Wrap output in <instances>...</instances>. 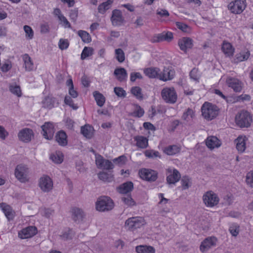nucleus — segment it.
I'll list each match as a JSON object with an SVG mask.
<instances>
[{
	"instance_id": "20",
	"label": "nucleus",
	"mask_w": 253,
	"mask_h": 253,
	"mask_svg": "<svg viewBox=\"0 0 253 253\" xmlns=\"http://www.w3.org/2000/svg\"><path fill=\"white\" fill-rule=\"evenodd\" d=\"M55 138L56 141L60 145L62 146L67 145L68 143L67 136L64 131L60 130L58 131L55 135Z\"/></svg>"
},
{
	"instance_id": "56",
	"label": "nucleus",
	"mask_w": 253,
	"mask_h": 253,
	"mask_svg": "<svg viewBox=\"0 0 253 253\" xmlns=\"http://www.w3.org/2000/svg\"><path fill=\"white\" fill-rule=\"evenodd\" d=\"M59 47L61 50H64L68 48L69 42L67 40L61 39L58 43Z\"/></svg>"
},
{
	"instance_id": "40",
	"label": "nucleus",
	"mask_w": 253,
	"mask_h": 253,
	"mask_svg": "<svg viewBox=\"0 0 253 253\" xmlns=\"http://www.w3.org/2000/svg\"><path fill=\"white\" fill-rule=\"evenodd\" d=\"M98 178L105 182H111L113 180V176L105 172H100L98 174Z\"/></svg>"
},
{
	"instance_id": "36",
	"label": "nucleus",
	"mask_w": 253,
	"mask_h": 253,
	"mask_svg": "<svg viewBox=\"0 0 253 253\" xmlns=\"http://www.w3.org/2000/svg\"><path fill=\"white\" fill-rule=\"evenodd\" d=\"M9 90L13 94L20 97L22 95V92L20 86L16 84H11L9 85Z\"/></svg>"
},
{
	"instance_id": "10",
	"label": "nucleus",
	"mask_w": 253,
	"mask_h": 253,
	"mask_svg": "<svg viewBox=\"0 0 253 253\" xmlns=\"http://www.w3.org/2000/svg\"><path fill=\"white\" fill-rule=\"evenodd\" d=\"M39 185L41 190L44 192H49L53 187L51 179L46 175L40 178Z\"/></svg>"
},
{
	"instance_id": "34",
	"label": "nucleus",
	"mask_w": 253,
	"mask_h": 253,
	"mask_svg": "<svg viewBox=\"0 0 253 253\" xmlns=\"http://www.w3.org/2000/svg\"><path fill=\"white\" fill-rule=\"evenodd\" d=\"M114 0H107L100 4L98 7V12L100 13L104 14L106 11L109 9L111 4L113 2Z\"/></svg>"
},
{
	"instance_id": "59",
	"label": "nucleus",
	"mask_w": 253,
	"mask_h": 253,
	"mask_svg": "<svg viewBox=\"0 0 253 253\" xmlns=\"http://www.w3.org/2000/svg\"><path fill=\"white\" fill-rule=\"evenodd\" d=\"M136 79H142V76L139 72H132L130 74V80L132 82L135 81Z\"/></svg>"
},
{
	"instance_id": "50",
	"label": "nucleus",
	"mask_w": 253,
	"mask_h": 253,
	"mask_svg": "<svg viewBox=\"0 0 253 253\" xmlns=\"http://www.w3.org/2000/svg\"><path fill=\"white\" fill-rule=\"evenodd\" d=\"M24 30L26 33V37L29 39H32L34 37V31L28 25L24 26Z\"/></svg>"
},
{
	"instance_id": "21",
	"label": "nucleus",
	"mask_w": 253,
	"mask_h": 253,
	"mask_svg": "<svg viewBox=\"0 0 253 253\" xmlns=\"http://www.w3.org/2000/svg\"><path fill=\"white\" fill-rule=\"evenodd\" d=\"M114 205L113 200L108 196H101L95 202V206H112Z\"/></svg>"
},
{
	"instance_id": "58",
	"label": "nucleus",
	"mask_w": 253,
	"mask_h": 253,
	"mask_svg": "<svg viewBox=\"0 0 253 253\" xmlns=\"http://www.w3.org/2000/svg\"><path fill=\"white\" fill-rule=\"evenodd\" d=\"M105 160V159H104L101 155L96 156L95 162L98 168H102V165L104 163Z\"/></svg>"
},
{
	"instance_id": "5",
	"label": "nucleus",
	"mask_w": 253,
	"mask_h": 253,
	"mask_svg": "<svg viewBox=\"0 0 253 253\" xmlns=\"http://www.w3.org/2000/svg\"><path fill=\"white\" fill-rule=\"evenodd\" d=\"M163 99L167 102L174 103L177 100V95L174 88H164L161 92Z\"/></svg>"
},
{
	"instance_id": "48",
	"label": "nucleus",
	"mask_w": 253,
	"mask_h": 253,
	"mask_svg": "<svg viewBox=\"0 0 253 253\" xmlns=\"http://www.w3.org/2000/svg\"><path fill=\"white\" fill-rule=\"evenodd\" d=\"M121 200L124 202V204L127 206H134L136 203L133 200L131 197L128 195L126 197H122Z\"/></svg>"
},
{
	"instance_id": "42",
	"label": "nucleus",
	"mask_w": 253,
	"mask_h": 253,
	"mask_svg": "<svg viewBox=\"0 0 253 253\" xmlns=\"http://www.w3.org/2000/svg\"><path fill=\"white\" fill-rule=\"evenodd\" d=\"M131 93L138 99H142L143 97L142 94V89L139 86H134L131 89Z\"/></svg>"
},
{
	"instance_id": "17",
	"label": "nucleus",
	"mask_w": 253,
	"mask_h": 253,
	"mask_svg": "<svg viewBox=\"0 0 253 253\" xmlns=\"http://www.w3.org/2000/svg\"><path fill=\"white\" fill-rule=\"evenodd\" d=\"M174 71L169 68H165L163 72L160 74L159 79L164 81L170 80L173 78Z\"/></svg>"
},
{
	"instance_id": "24",
	"label": "nucleus",
	"mask_w": 253,
	"mask_h": 253,
	"mask_svg": "<svg viewBox=\"0 0 253 253\" xmlns=\"http://www.w3.org/2000/svg\"><path fill=\"white\" fill-rule=\"evenodd\" d=\"M135 251L137 253H155V249L151 246L139 245L136 247Z\"/></svg>"
},
{
	"instance_id": "22",
	"label": "nucleus",
	"mask_w": 253,
	"mask_h": 253,
	"mask_svg": "<svg viewBox=\"0 0 253 253\" xmlns=\"http://www.w3.org/2000/svg\"><path fill=\"white\" fill-rule=\"evenodd\" d=\"M207 146L210 149H213L215 147H218L220 144L219 143L218 139L215 136H209L206 141Z\"/></svg>"
},
{
	"instance_id": "31",
	"label": "nucleus",
	"mask_w": 253,
	"mask_h": 253,
	"mask_svg": "<svg viewBox=\"0 0 253 253\" xmlns=\"http://www.w3.org/2000/svg\"><path fill=\"white\" fill-rule=\"evenodd\" d=\"M93 95L97 105L99 107L103 106L105 102V98L103 95L97 91H94Z\"/></svg>"
},
{
	"instance_id": "11",
	"label": "nucleus",
	"mask_w": 253,
	"mask_h": 253,
	"mask_svg": "<svg viewBox=\"0 0 253 253\" xmlns=\"http://www.w3.org/2000/svg\"><path fill=\"white\" fill-rule=\"evenodd\" d=\"M42 134L44 137L48 140H50L53 138L55 129L52 123L46 122L42 126Z\"/></svg>"
},
{
	"instance_id": "6",
	"label": "nucleus",
	"mask_w": 253,
	"mask_h": 253,
	"mask_svg": "<svg viewBox=\"0 0 253 253\" xmlns=\"http://www.w3.org/2000/svg\"><path fill=\"white\" fill-rule=\"evenodd\" d=\"M203 199L205 205L217 206L219 201L217 195L212 191H208L203 195Z\"/></svg>"
},
{
	"instance_id": "7",
	"label": "nucleus",
	"mask_w": 253,
	"mask_h": 253,
	"mask_svg": "<svg viewBox=\"0 0 253 253\" xmlns=\"http://www.w3.org/2000/svg\"><path fill=\"white\" fill-rule=\"evenodd\" d=\"M139 174L142 179L148 181H155L158 177L156 171L146 169L139 170Z\"/></svg>"
},
{
	"instance_id": "28",
	"label": "nucleus",
	"mask_w": 253,
	"mask_h": 253,
	"mask_svg": "<svg viewBox=\"0 0 253 253\" xmlns=\"http://www.w3.org/2000/svg\"><path fill=\"white\" fill-rule=\"evenodd\" d=\"M133 188V184L131 181L126 182L119 187V191L123 194H126L132 190Z\"/></svg>"
},
{
	"instance_id": "29",
	"label": "nucleus",
	"mask_w": 253,
	"mask_h": 253,
	"mask_svg": "<svg viewBox=\"0 0 253 253\" xmlns=\"http://www.w3.org/2000/svg\"><path fill=\"white\" fill-rule=\"evenodd\" d=\"M136 141V145L141 148H146L148 146V139L144 136H138L134 138Z\"/></svg>"
},
{
	"instance_id": "54",
	"label": "nucleus",
	"mask_w": 253,
	"mask_h": 253,
	"mask_svg": "<svg viewBox=\"0 0 253 253\" xmlns=\"http://www.w3.org/2000/svg\"><path fill=\"white\" fill-rule=\"evenodd\" d=\"M64 103L71 107H72L73 109L76 110L78 108V107L74 104L73 100L69 96H66L64 98Z\"/></svg>"
},
{
	"instance_id": "63",
	"label": "nucleus",
	"mask_w": 253,
	"mask_h": 253,
	"mask_svg": "<svg viewBox=\"0 0 253 253\" xmlns=\"http://www.w3.org/2000/svg\"><path fill=\"white\" fill-rule=\"evenodd\" d=\"M247 183L252 187H253V172H249L246 176Z\"/></svg>"
},
{
	"instance_id": "47",
	"label": "nucleus",
	"mask_w": 253,
	"mask_h": 253,
	"mask_svg": "<svg viewBox=\"0 0 253 253\" xmlns=\"http://www.w3.org/2000/svg\"><path fill=\"white\" fill-rule=\"evenodd\" d=\"M229 231L232 236L236 237L239 233V226L237 224H232L230 226Z\"/></svg>"
},
{
	"instance_id": "64",
	"label": "nucleus",
	"mask_w": 253,
	"mask_h": 253,
	"mask_svg": "<svg viewBox=\"0 0 253 253\" xmlns=\"http://www.w3.org/2000/svg\"><path fill=\"white\" fill-rule=\"evenodd\" d=\"M58 19L60 21L63 22V24L65 25V26H66L68 28L71 27V24L67 20V18L63 15H59Z\"/></svg>"
},
{
	"instance_id": "57",
	"label": "nucleus",
	"mask_w": 253,
	"mask_h": 253,
	"mask_svg": "<svg viewBox=\"0 0 253 253\" xmlns=\"http://www.w3.org/2000/svg\"><path fill=\"white\" fill-rule=\"evenodd\" d=\"M193 115H194L193 111L191 109L188 108L187 110V111L183 114L182 118L184 120L188 121V119H189V116H190L191 118H192Z\"/></svg>"
},
{
	"instance_id": "3",
	"label": "nucleus",
	"mask_w": 253,
	"mask_h": 253,
	"mask_svg": "<svg viewBox=\"0 0 253 253\" xmlns=\"http://www.w3.org/2000/svg\"><path fill=\"white\" fill-rule=\"evenodd\" d=\"M146 224V221L142 217L136 216L128 218L125 222V228L131 231L140 228Z\"/></svg>"
},
{
	"instance_id": "53",
	"label": "nucleus",
	"mask_w": 253,
	"mask_h": 253,
	"mask_svg": "<svg viewBox=\"0 0 253 253\" xmlns=\"http://www.w3.org/2000/svg\"><path fill=\"white\" fill-rule=\"evenodd\" d=\"M145 155L147 157L149 158L160 157L159 152L154 150H147L145 152Z\"/></svg>"
},
{
	"instance_id": "52",
	"label": "nucleus",
	"mask_w": 253,
	"mask_h": 253,
	"mask_svg": "<svg viewBox=\"0 0 253 253\" xmlns=\"http://www.w3.org/2000/svg\"><path fill=\"white\" fill-rule=\"evenodd\" d=\"M189 75L192 79L196 81H198L200 77V75L198 73V70L196 68H193L190 72Z\"/></svg>"
},
{
	"instance_id": "41",
	"label": "nucleus",
	"mask_w": 253,
	"mask_h": 253,
	"mask_svg": "<svg viewBox=\"0 0 253 253\" xmlns=\"http://www.w3.org/2000/svg\"><path fill=\"white\" fill-rule=\"evenodd\" d=\"M93 48L91 47L85 46L81 54V59L84 60L86 57L91 56L93 53Z\"/></svg>"
},
{
	"instance_id": "23",
	"label": "nucleus",
	"mask_w": 253,
	"mask_h": 253,
	"mask_svg": "<svg viewBox=\"0 0 253 253\" xmlns=\"http://www.w3.org/2000/svg\"><path fill=\"white\" fill-rule=\"evenodd\" d=\"M114 74L120 82L125 81L127 76L126 71L124 68H116L114 71Z\"/></svg>"
},
{
	"instance_id": "43",
	"label": "nucleus",
	"mask_w": 253,
	"mask_h": 253,
	"mask_svg": "<svg viewBox=\"0 0 253 253\" xmlns=\"http://www.w3.org/2000/svg\"><path fill=\"white\" fill-rule=\"evenodd\" d=\"M115 55L117 60L119 62L122 63L125 61V53L121 48H118L115 49Z\"/></svg>"
},
{
	"instance_id": "35",
	"label": "nucleus",
	"mask_w": 253,
	"mask_h": 253,
	"mask_svg": "<svg viewBox=\"0 0 253 253\" xmlns=\"http://www.w3.org/2000/svg\"><path fill=\"white\" fill-rule=\"evenodd\" d=\"M92 127L89 125H85L81 127V133L87 138H91L92 136Z\"/></svg>"
},
{
	"instance_id": "62",
	"label": "nucleus",
	"mask_w": 253,
	"mask_h": 253,
	"mask_svg": "<svg viewBox=\"0 0 253 253\" xmlns=\"http://www.w3.org/2000/svg\"><path fill=\"white\" fill-rule=\"evenodd\" d=\"M78 16V10L77 9L75 8L72 9L70 12V19L74 22H75Z\"/></svg>"
},
{
	"instance_id": "13",
	"label": "nucleus",
	"mask_w": 253,
	"mask_h": 253,
	"mask_svg": "<svg viewBox=\"0 0 253 253\" xmlns=\"http://www.w3.org/2000/svg\"><path fill=\"white\" fill-rule=\"evenodd\" d=\"M32 136H33V130L28 128L21 129L18 133L19 139L25 143L30 142Z\"/></svg>"
},
{
	"instance_id": "25",
	"label": "nucleus",
	"mask_w": 253,
	"mask_h": 253,
	"mask_svg": "<svg viewBox=\"0 0 253 253\" xmlns=\"http://www.w3.org/2000/svg\"><path fill=\"white\" fill-rule=\"evenodd\" d=\"M160 70L158 68H148L144 70L145 74L150 78H159Z\"/></svg>"
},
{
	"instance_id": "60",
	"label": "nucleus",
	"mask_w": 253,
	"mask_h": 253,
	"mask_svg": "<svg viewBox=\"0 0 253 253\" xmlns=\"http://www.w3.org/2000/svg\"><path fill=\"white\" fill-rule=\"evenodd\" d=\"M8 135V132L3 126H0V138L1 140H5Z\"/></svg>"
},
{
	"instance_id": "44",
	"label": "nucleus",
	"mask_w": 253,
	"mask_h": 253,
	"mask_svg": "<svg viewBox=\"0 0 253 253\" xmlns=\"http://www.w3.org/2000/svg\"><path fill=\"white\" fill-rule=\"evenodd\" d=\"M63 156L62 153H56L55 154H52L50 156V159L53 162L56 164H61L63 161Z\"/></svg>"
},
{
	"instance_id": "14",
	"label": "nucleus",
	"mask_w": 253,
	"mask_h": 253,
	"mask_svg": "<svg viewBox=\"0 0 253 253\" xmlns=\"http://www.w3.org/2000/svg\"><path fill=\"white\" fill-rule=\"evenodd\" d=\"M26 169V166L23 165H18L15 169V176L21 182H25L27 181Z\"/></svg>"
},
{
	"instance_id": "15",
	"label": "nucleus",
	"mask_w": 253,
	"mask_h": 253,
	"mask_svg": "<svg viewBox=\"0 0 253 253\" xmlns=\"http://www.w3.org/2000/svg\"><path fill=\"white\" fill-rule=\"evenodd\" d=\"M217 239L215 237H210L206 238L202 243L200 247V251L205 252L211 248L215 245Z\"/></svg>"
},
{
	"instance_id": "45",
	"label": "nucleus",
	"mask_w": 253,
	"mask_h": 253,
	"mask_svg": "<svg viewBox=\"0 0 253 253\" xmlns=\"http://www.w3.org/2000/svg\"><path fill=\"white\" fill-rule=\"evenodd\" d=\"M114 91L116 95L119 97L125 98L126 97V91L121 87H114Z\"/></svg>"
},
{
	"instance_id": "18",
	"label": "nucleus",
	"mask_w": 253,
	"mask_h": 253,
	"mask_svg": "<svg viewBox=\"0 0 253 253\" xmlns=\"http://www.w3.org/2000/svg\"><path fill=\"white\" fill-rule=\"evenodd\" d=\"M72 217L75 222H80L84 217V213L80 208L74 207L72 210Z\"/></svg>"
},
{
	"instance_id": "37",
	"label": "nucleus",
	"mask_w": 253,
	"mask_h": 253,
	"mask_svg": "<svg viewBox=\"0 0 253 253\" xmlns=\"http://www.w3.org/2000/svg\"><path fill=\"white\" fill-rule=\"evenodd\" d=\"M180 151V148L176 145H170L165 148L164 152L168 155L176 154Z\"/></svg>"
},
{
	"instance_id": "38",
	"label": "nucleus",
	"mask_w": 253,
	"mask_h": 253,
	"mask_svg": "<svg viewBox=\"0 0 253 253\" xmlns=\"http://www.w3.org/2000/svg\"><path fill=\"white\" fill-rule=\"evenodd\" d=\"M78 34L84 42L89 43L91 41V37L87 32L79 30L78 32Z\"/></svg>"
},
{
	"instance_id": "30",
	"label": "nucleus",
	"mask_w": 253,
	"mask_h": 253,
	"mask_svg": "<svg viewBox=\"0 0 253 253\" xmlns=\"http://www.w3.org/2000/svg\"><path fill=\"white\" fill-rule=\"evenodd\" d=\"M221 48L222 51L227 56L232 55L234 51V48L231 43L225 42H223Z\"/></svg>"
},
{
	"instance_id": "49",
	"label": "nucleus",
	"mask_w": 253,
	"mask_h": 253,
	"mask_svg": "<svg viewBox=\"0 0 253 253\" xmlns=\"http://www.w3.org/2000/svg\"><path fill=\"white\" fill-rule=\"evenodd\" d=\"M144 111L139 105H136V110L132 113V116L135 117L140 118L143 116Z\"/></svg>"
},
{
	"instance_id": "19",
	"label": "nucleus",
	"mask_w": 253,
	"mask_h": 253,
	"mask_svg": "<svg viewBox=\"0 0 253 253\" xmlns=\"http://www.w3.org/2000/svg\"><path fill=\"white\" fill-rule=\"evenodd\" d=\"M155 37L157 38V40H156L157 42H161L164 41L170 42L173 38V34L170 32H163L157 35Z\"/></svg>"
},
{
	"instance_id": "46",
	"label": "nucleus",
	"mask_w": 253,
	"mask_h": 253,
	"mask_svg": "<svg viewBox=\"0 0 253 253\" xmlns=\"http://www.w3.org/2000/svg\"><path fill=\"white\" fill-rule=\"evenodd\" d=\"M181 182L182 188L184 190L189 188V187L190 186V178L187 175L182 176L181 180Z\"/></svg>"
},
{
	"instance_id": "16",
	"label": "nucleus",
	"mask_w": 253,
	"mask_h": 253,
	"mask_svg": "<svg viewBox=\"0 0 253 253\" xmlns=\"http://www.w3.org/2000/svg\"><path fill=\"white\" fill-rule=\"evenodd\" d=\"M178 44L181 50L186 52L187 49H191L193 45V40L190 38L184 37L179 40Z\"/></svg>"
},
{
	"instance_id": "8",
	"label": "nucleus",
	"mask_w": 253,
	"mask_h": 253,
	"mask_svg": "<svg viewBox=\"0 0 253 253\" xmlns=\"http://www.w3.org/2000/svg\"><path fill=\"white\" fill-rule=\"evenodd\" d=\"M37 232V228L35 226H29L20 231L18 232V236L22 239H28L35 236Z\"/></svg>"
},
{
	"instance_id": "33",
	"label": "nucleus",
	"mask_w": 253,
	"mask_h": 253,
	"mask_svg": "<svg viewBox=\"0 0 253 253\" xmlns=\"http://www.w3.org/2000/svg\"><path fill=\"white\" fill-rule=\"evenodd\" d=\"M1 210L4 213L7 218L10 220L13 219L15 215V212L12 210L11 207H0Z\"/></svg>"
},
{
	"instance_id": "1",
	"label": "nucleus",
	"mask_w": 253,
	"mask_h": 253,
	"mask_svg": "<svg viewBox=\"0 0 253 253\" xmlns=\"http://www.w3.org/2000/svg\"><path fill=\"white\" fill-rule=\"evenodd\" d=\"M219 110L215 105L207 102L204 103L201 108L202 116L208 121L215 118L218 115Z\"/></svg>"
},
{
	"instance_id": "27",
	"label": "nucleus",
	"mask_w": 253,
	"mask_h": 253,
	"mask_svg": "<svg viewBox=\"0 0 253 253\" xmlns=\"http://www.w3.org/2000/svg\"><path fill=\"white\" fill-rule=\"evenodd\" d=\"M23 59L24 62L25 70L28 72L32 71L34 69V64L31 58L28 54H25L23 56Z\"/></svg>"
},
{
	"instance_id": "55",
	"label": "nucleus",
	"mask_w": 253,
	"mask_h": 253,
	"mask_svg": "<svg viewBox=\"0 0 253 253\" xmlns=\"http://www.w3.org/2000/svg\"><path fill=\"white\" fill-rule=\"evenodd\" d=\"M126 157L125 155H122L117 158L114 159L113 161L116 164L122 165L126 163Z\"/></svg>"
},
{
	"instance_id": "26",
	"label": "nucleus",
	"mask_w": 253,
	"mask_h": 253,
	"mask_svg": "<svg viewBox=\"0 0 253 253\" xmlns=\"http://www.w3.org/2000/svg\"><path fill=\"white\" fill-rule=\"evenodd\" d=\"M56 102V98L52 96H46L42 101V107L50 109L54 107V103Z\"/></svg>"
},
{
	"instance_id": "12",
	"label": "nucleus",
	"mask_w": 253,
	"mask_h": 253,
	"mask_svg": "<svg viewBox=\"0 0 253 253\" xmlns=\"http://www.w3.org/2000/svg\"><path fill=\"white\" fill-rule=\"evenodd\" d=\"M167 172L169 173L166 179L168 184H174L180 180L181 178V174L176 169H173L172 170L170 169H167Z\"/></svg>"
},
{
	"instance_id": "2",
	"label": "nucleus",
	"mask_w": 253,
	"mask_h": 253,
	"mask_svg": "<svg viewBox=\"0 0 253 253\" xmlns=\"http://www.w3.org/2000/svg\"><path fill=\"white\" fill-rule=\"evenodd\" d=\"M252 121L251 115L245 110H242L238 112L235 117L236 124L241 128L250 126Z\"/></svg>"
},
{
	"instance_id": "61",
	"label": "nucleus",
	"mask_w": 253,
	"mask_h": 253,
	"mask_svg": "<svg viewBox=\"0 0 253 253\" xmlns=\"http://www.w3.org/2000/svg\"><path fill=\"white\" fill-rule=\"evenodd\" d=\"M102 168L107 170L112 169L114 168V165L110 161L105 159Z\"/></svg>"
},
{
	"instance_id": "9",
	"label": "nucleus",
	"mask_w": 253,
	"mask_h": 253,
	"mask_svg": "<svg viewBox=\"0 0 253 253\" xmlns=\"http://www.w3.org/2000/svg\"><path fill=\"white\" fill-rule=\"evenodd\" d=\"M111 21L114 26H120L125 22L121 11L119 9H114L112 11Z\"/></svg>"
},
{
	"instance_id": "4",
	"label": "nucleus",
	"mask_w": 253,
	"mask_h": 253,
	"mask_svg": "<svg viewBox=\"0 0 253 253\" xmlns=\"http://www.w3.org/2000/svg\"><path fill=\"white\" fill-rule=\"evenodd\" d=\"M247 6L246 0H231L228 5V8L231 12L241 14Z\"/></svg>"
},
{
	"instance_id": "51",
	"label": "nucleus",
	"mask_w": 253,
	"mask_h": 253,
	"mask_svg": "<svg viewBox=\"0 0 253 253\" xmlns=\"http://www.w3.org/2000/svg\"><path fill=\"white\" fill-rule=\"evenodd\" d=\"M176 25L179 29L184 32H189L190 31V27L186 24L179 22H176Z\"/></svg>"
},
{
	"instance_id": "39",
	"label": "nucleus",
	"mask_w": 253,
	"mask_h": 253,
	"mask_svg": "<svg viewBox=\"0 0 253 253\" xmlns=\"http://www.w3.org/2000/svg\"><path fill=\"white\" fill-rule=\"evenodd\" d=\"M236 148L239 151L243 152L246 148V142L245 138L242 137H238L237 139Z\"/></svg>"
},
{
	"instance_id": "32",
	"label": "nucleus",
	"mask_w": 253,
	"mask_h": 253,
	"mask_svg": "<svg viewBox=\"0 0 253 253\" xmlns=\"http://www.w3.org/2000/svg\"><path fill=\"white\" fill-rule=\"evenodd\" d=\"M250 55L249 51L247 52H242L236 54L235 58L234 59L235 63H238L241 61L247 60Z\"/></svg>"
}]
</instances>
